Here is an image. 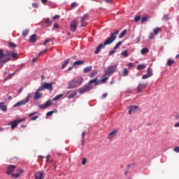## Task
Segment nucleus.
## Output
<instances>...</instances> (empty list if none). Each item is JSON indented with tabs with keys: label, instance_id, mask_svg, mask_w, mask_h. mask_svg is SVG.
Here are the masks:
<instances>
[{
	"label": "nucleus",
	"instance_id": "obj_1",
	"mask_svg": "<svg viewBox=\"0 0 179 179\" xmlns=\"http://www.w3.org/2000/svg\"><path fill=\"white\" fill-rule=\"evenodd\" d=\"M19 57V54L16 52H7L6 54L3 53V50L0 49V68H2L5 64L9 62V61H12V59H15V58H17Z\"/></svg>",
	"mask_w": 179,
	"mask_h": 179
},
{
	"label": "nucleus",
	"instance_id": "obj_2",
	"mask_svg": "<svg viewBox=\"0 0 179 179\" xmlns=\"http://www.w3.org/2000/svg\"><path fill=\"white\" fill-rule=\"evenodd\" d=\"M118 33H120V31L118 30L111 33L110 38H108L103 43H100L96 47V50H95L94 54H99L101 48H105L106 45H110V44H111L112 43H114V41H115V38H117V35L118 34Z\"/></svg>",
	"mask_w": 179,
	"mask_h": 179
},
{
	"label": "nucleus",
	"instance_id": "obj_3",
	"mask_svg": "<svg viewBox=\"0 0 179 179\" xmlns=\"http://www.w3.org/2000/svg\"><path fill=\"white\" fill-rule=\"evenodd\" d=\"M31 98V94H28L25 99H22L18 101L17 103L14 104L13 107H20V106H24V104H27Z\"/></svg>",
	"mask_w": 179,
	"mask_h": 179
},
{
	"label": "nucleus",
	"instance_id": "obj_4",
	"mask_svg": "<svg viewBox=\"0 0 179 179\" xmlns=\"http://www.w3.org/2000/svg\"><path fill=\"white\" fill-rule=\"evenodd\" d=\"M54 83H43L39 87L38 90H47L52 91V85Z\"/></svg>",
	"mask_w": 179,
	"mask_h": 179
},
{
	"label": "nucleus",
	"instance_id": "obj_5",
	"mask_svg": "<svg viewBox=\"0 0 179 179\" xmlns=\"http://www.w3.org/2000/svg\"><path fill=\"white\" fill-rule=\"evenodd\" d=\"M118 64H114L111 66H108L106 70L105 71V74L103 76H108V75H111L115 72V69H117Z\"/></svg>",
	"mask_w": 179,
	"mask_h": 179
},
{
	"label": "nucleus",
	"instance_id": "obj_6",
	"mask_svg": "<svg viewBox=\"0 0 179 179\" xmlns=\"http://www.w3.org/2000/svg\"><path fill=\"white\" fill-rule=\"evenodd\" d=\"M93 89V85H84L82 88L79 89L80 94H85V93H87V92H90Z\"/></svg>",
	"mask_w": 179,
	"mask_h": 179
},
{
	"label": "nucleus",
	"instance_id": "obj_7",
	"mask_svg": "<svg viewBox=\"0 0 179 179\" xmlns=\"http://www.w3.org/2000/svg\"><path fill=\"white\" fill-rule=\"evenodd\" d=\"M146 87H148V83H139L136 87V93H142Z\"/></svg>",
	"mask_w": 179,
	"mask_h": 179
},
{
	"label": "nucleus",
	"instance_id": "obj_8",
	"mask_svg": "<svg viewBox=\"0 0 179 179\" xmlns=\"http://www.w3.org/2000/svg\"><path fill=\"white\" fill-rule=\"evenodd\" d=\"M76 29H78V21L76 20H73L70 22V31L75 33V31H76Z\"/></svg>",
	"mask_w": 179,
	"mask_h": 179
},
{
	"label": "nucleus",
	"instance_id": "obj_9",
	"mask_svg": "<svg viewBox=\"0 0 179 179\" xmlns=\"http://www.w3.org/2000/svg\"><path fill=\"white\" fill-rule=\"evenodd\" d=\"M16 165H9L8 167H7V169H6V173L7 174V176H10V174L12 175L15 170H16Z\"/></svg>",
	"mask_w": 179,
	"mask_h": 179
},
{
	"label": "nucleus",
	"instance_id": "obj_10",
	"mask_svg": "<svg viewBox=\"0 0 179 179\" xmlns=\"http://www.w3.org/2000/svg\"><path fill=\"white\" fill-rule=\"evenodd\" d=\"M23 121H24V119L17 120L10 122L8 125H10L12 129H15L17 125H19V124H20V122H23Z\"/></svg>",
	"mask_w": 179,
	"mask_h": 179
},
{
	"label": "nucleus",
	"instance_id": "obj_11",
	"mask_svg": "<svg viewBox=\"0 0 179 179\" xmlns=\"http://www.w3.org/2000/svg\"><path fill=\"white\" fill-rule=\"evenodd\" d=\"M24 173L23 169H17L15 171V173H12L11 174V178H19L20 177V174Z\"/></svg>",
	"mask_w": 179,
	"mask_h": 179
},
{
	"label": "nucleus",
	"instance_id": "obj_12",
	"mask_svg": "<svg viewBox=\"0 0 179 179\" xmlns=\"http://www.w3.org/2000/svg\"><path fill=\"white\" fill-rule=\"evenodd\" d=\"M118 133V130H113L112 132H110L108 137L107 139H109V141H113L115 136H117V134Z\"/></svg>",
	"mask_w": 179,
	"mask_h": 179
},
{
	"label": "nucleus",
	"instance_id": "obj_13",
	"mask_svg": "<svg viewBox=\"0 0 179 179\" xmlns=\"http://www.w3.org/2000/svg\"><path fill=\"white\" fill-rule=\"evenodd\" d=\"M40 92H43V90H38V89L36 90V92L34 94V100L37 101L39 100V99H41V97H43V94L40 93Z\"/></svg>",
	"mask_w": 179,
	"mask_h": 179
},
{
	"label": "nucleus",
	"instance_id": "obj_14",
	"mask_svg": "<svg viewBox=\"0 0 179 179\" xmlns=\"http://www.w3.org/2000/svg\"><path fill=\"white\" fill-rule=\"evenodd\" d=\"M50 106H52V101L48 100L45 103L39 105V108H47V107H50Z\"/></svg>",
	"mask_w": 179,
	"mask_h": 179
},
{
	"label": "nucleus",
	"instance_id": "obj_15",
	"mask_svg": "<svg viewBox=\"0 0 179 179\" xmlns=\"http://www.w3.org/2000/svg\"><path fill=\"white\" fill-rule=\"evenodd\" d=\"M139 108L138 107V106H132L131 105L129 106V114L131 115H132V113H135L136 111H138V109Z\"/></svg>",
	"mask_w": 179,
	"mask_h": 179
},
{
	"label": "nucleus",
	"instance_id": "obj_16",
	"mask_svg": "<svg viewBox=\"0 0 179 179\" xmlns=\"http://www.w3.org/2000/svg\"><path fill=\"white\" fill-rule=\"evenodd\" d=\"M75 87H76V83H75V80H72L69 83L67 89H75Z\"/></svg>",
	"mask_w": 179,
	"mask_h": 179
},
{
	"label": "nucleus",
	"instance_id": "obj_17",
	"mask_svg": "<svg viewBox=\"0 0 179 179\" xmlns=\"http://www.w3.org/2000/svg\"><path fill=\"white\" fill-rule=\"evenodd\" d=\"M43 176H44V172L38 171L35 174V179H43Z\"/></svg>",
	"mask_w": 179,
	"mask_h": 179
},
{
	"label": "nucleus",
	"instance_id": "obj_18",
	"mask_svg": "<svg viewBox=\"0 0 179 179\" xmlns=\"http://www.w3.org/2000/svg\"><path fill=\"white\" fill-rule=\"evenodd\" d=\"M92 83H94V86H97L100 83V81H98L97 78H94V79L90 80L88 83V85L92 86Z\"/></svg>",
	"mask_w": 179,
	"mask_h": 179
},
{
	"label": "nucleus",
	"instance_id": "obj_19",
	"mask_svg": "<svg viewBox=\"0 0 179 179\" xmlns=\"http://www.w3.org/2000/svg\"><path fill=\"white\" fill-rule=\"evenodd\" d=\"M29 43H36L37 41V35L36 34H33L30 36L29 40Z\"/></svg>",
	"mask_w": 179,
	"mask_h": 179
},
{
	"label": "nucleus",
	"instance_id": "obj_20",
	"mask_svg": "<svg viewBox=\"0 0 179 179\" xmlns=\"http://www.w3.org/2000/svg\"><path fill=\"white\" fill-rule=\"evenodd\" d=\"M0 110H1V111H6V110H8V107L3 102L0 103Z\"/></svg>",
	"mask_w": 179,
	"mask_h": 179
},
{
	"label": "nucleus",
	"instance_id": "obj_21",
	"mask_svg": "<svg viewBox=\"0 0 179 179\" xmlns=\"http://www.w3.org/2000/svg\"><path fill=\"white\" fill-rule=\"evenodd\" d=\"M83 78H79L78 80L74 79V82L76 85H78V86H82V83H83Z\"/></svg>",
	"mask_w": 179,
	"mask_h": 179
},
{
	"label": "nucleus",
	"instance_id": "obj_22",
	"mask_svg": "<svg viewBox=\"0 0 179 179\" xmlns=\"http://www.w3.org/2000/svg\"><path fill=\"white\" fill-rule=\"evenodd\" d=\"M93 66H88L85 68L83 69V72L84 73H89V72H90L92 69Z\"/></svg>",
	"mask_w": 179,
	"mask_h": 179
},
{
	"label": "nucleus",
	"instance_id": "obj_23",
	"mask_svg": "<svg viewBox=\"0 0 179 179\" xmlns=\"http://www.w3.org/2000/svg\"><path fill=\"white\" fill-rule=\"evenodd\" d=\"M52 24V22H50V18H46L45 21V27H50Z\"/></svg>",
	"mask_w": 179,
	"mask_h": 179
},
{
	"label": "nucleus",
	"instance_id": "obj_24",
	"mask_svg": "<svg viewBox=\"0 0 179 179\" xmlns=\"http://www.w3.org/2000/svg\"><path fill=\"white\" fill-rule=\"evenodd\" d=\"M85 64V61L83 60H78V61H76L73 65L74 66H76V65H84Z\"/></svg>",
	"mask_w": 179,
	"mask_h": 179
},
{
	"label": "nucleus",
	"instance_id": "obj_25",
	"mask_svg": "<svg viewBox=\"0 0 179 179\" xmlns=\"http://www.w3.org/2000/svg\"><path fill=\"white\" fill-rule=\"evenodd\" d=\"M62 97H64L63 94H59L57 95L55 98L52 99V101H57V100H59Z\"/></svg>",
	"mask_w": 179,
	"mask_h": 179
},
{
	"label": "nucleus",
	"instance_id": "obj_26",
	"mask_svg": "<svg viewBox=\"0 0 179 179\" xmlns=\"http://www.w3.org/2000/svg\"><path fill=\"white\" fill-rule=\"evenodd\" d=\"M97 73H99V71L94 70L90 74V78H91V79L94 78V76H96V75H97Z\"/></svg>",
	"mask_w": 179,
	"mask_h": 179
},
{
	"label": "nucleus",
	"instance_id": "obj_27",
	"mask_svg": "<svg viewBox=\"0 0 179 179\" xmlns=\"http://www.w3.org/2000/svg\"><path fill=\"white\" fill-rule=\"evenodd\" d=\"M128 73H129V71H128V69L127 68L123 69L122 76H128Z\"/></svg>",
	"mask_w": 179,
	"mask_h": 179
},
{
	"label": "nucleus",
	"instance_id": "obj_28",
	"mask_svg": "<svg viewBox=\"0 0 179 179\" xmlns=\"http://www.w3.org/2000/svg\"><path fill=\"white\" fill-rule=\"evenodd\" d=\"M153 31H154L155 36H157V34H159V31H162V28L157 27L156 29H153Z\"/></svg>",
	"mask_w": 179,
	"mask_h": 179
},
{
	"label": "nucleus",
	"instance_id": "obj_29",
	"mask_svg": "<svg viewBox=\"0 0 179 179\" xmlns=\"http://www.w3.org/2000/svg\"><path fill=\"white\" fill-rule=\"evenodd\" d=\"M147 75L150 76H153V70L152 69V68L148 67L147 70Z\"/></svg>",
	"mask_w": 179,
	"mask_h": 179
},
{
	"label": "nucleus",
	"instance_id": "obj_30",
	"mask_svg": "<svg viewBox=\"0 0 179 179\" xmlns=\"http://www.w3.org/2000/svg\"><path fill=\"white\" fill-rule=\"evenodd\" d=\"M146 68V65L145 64H138L137 66V70L138 71H141V69H145Z\"/></svg>",
	"mask_w": 179,
	"mask_h": 179
},
{
	"label": "nucleus",
	"instance_id": "obj_31",
	"mask_svg": "<svg viewBox=\"0 0 179 179\" xmlns=\"http://www.w3.org/2000/svg\"><path fill=\"white\" fill-rule=\"evenodd\" d=\"M127 29L123 30L119 35V38H122L127 34Z\"/></svg>",
	"mask_w": 179,
	"mask_h": 179
},
{
	"label": "nucleus",
	"instance_id": "obj_32",
	"mask_svg": "<svg viewBox=\"0 0 179 179\" xmlns=\"http://www.w3.org/2000/svg\"><path fill=\"white\" fill-rule=\"evenodd\" d=\"M69 59H68L67 60L64 61V64L62 66V69H65V67L66 66V65H68L69 64Z\"/></svg>",
	"mask_w": 179,
	"mask_h": 179
},
{
	"label": "nucleus",
	"instance_id": "obj_33",
	"mask_svg": "<svg viewBox=\"0 0 179 179\" xmlns=\"http://www.w3.org/2000/svg\"><path fill=\"white\" fill-rule=\"evenodd\" d=\"M141 52L143 55L146 54L147 52H149V49H148V48H144L141 50Z\"/></svg>",
	"mask_w": 179,
	"mask_h": 179
},
{
	"label": "nucleus",
	"instance_id": "obj_34",
	"mask_svg": "<svg viewBox=\"0 0 179 179\" xmlns=\"http://www.w3.org/2000/svg\"><path fill=\"white\" fill-rule=\"evenodd\" d=\"M29 29H24L22 31V36L23 37H27V35L29 34Z\"/></svg>",
	"mask_w": 179,
	"mask_h": 179
},
{
	"label": "nucleus",
	"instance_id": "obj_35",
	"mask_svg": "<svg viewBox=\"0 0 179 179\" xmlns=\"http://www.w3.org/2000/svg\"><path fill=\"white\" fill-rule=\"evenodd\" d=\"M87 17H89V14H85L81 18V22H85Z\"/></svg>",
	"mask_w": 179,
	"mask_h": 179
},
{
	"label": "nucleus",
	"instance_id": "obj_36",
	"mask_svg": "<svg viewBox=\"0 0 179 179\" xmlns=\"http://www.w3.org/2000/svg\"><path fill=\"white\" fill-rule=\"evenodd\" d=\"M148 20H149V17L148 16L143 17L141 18V23H145V22H148Z\"/></svg>",
	"mask_w": 179,
	"mask_h": 179
},
{
	"label": "nucleus",
	"instance_id": "obj_37",
	"mask_svg": "<svg viewBox=\"0 0 179 179\" xmlns=\"http://www.w3.org/2000/svg\"><path fill=\"white\" fill-rule=\"evenodd\" d=\"M122 41H119L114 47V50H117L119 47H121Z\"/></svg>",
	"mask_w": 179,
	"mask_h": 179
},
{
	"label": "nucleus",
	"instance_id": "obj_38",
	"mask_svg": "<svg viewBox=\"0 0 179 179\" xmlns=\"http://www.w3.org/2000/svg\"><path fill=\"white\" fill-rule=\"evenodd\" d=\"M8 45L9 47H10L11 48H16L17 46L15 44V43L13 42H10L8 43Z\"/></svg>",
	"mask_w": 179,
	"mask_h": 179
},
{
	"label": "nucleus",
	"instance_id": "obj_39",
	"mask_svg": "<svg viewBox=\"0 0 179 179\" xmlns=\"http://www.w3.org/2000/svg\"><path fill=\"white\" fill-rule=\"evenodd\" d=\"M174 60L173 59H168L167 61V64H168V66H171V65H173V64H174Z\"/></svg>",
	"mask_w": 179,
	"mask_h": 179
},
{
	"label": "nucleus",
	"instance_id": "obj_40",
	"mask_svg": "<svg viewBox=\"0 0 179 179\" xmlns=\"http://www.w3.org/2000/svg\"><path fill=\"white\" fill-rule=\"evenodd\" d=\"M121 55H122L123 57H128V50H124V51H123L122 52V54H121Z\"/></svg>",
	"mask_w": 179,
	"mask_h": 179
},
{
	"label": "nucleus",
	"instance_id": "obj_41",
	"mask_svg": "<svg viewBox=\"0 0 179 179\" xmlns=\"http://www.w3.org/2000/svg\"><path fill=\"white\" fill-rule=\"evenodd\" d=\"M76 94H78V92H74L73 94H71L69 96L68 99H73V97H75V96H76Z\"/></svg>",
	"mask_w": 179,
	"mask_h": 179
},
{
	"label": "nucleus",
	"instance_id": "obj_42",
	"mask_svg": "<svg viewBox=\"0 0 179 179\" xmlns=\"http://www.w3.org/2000/svg\"><path fill=\"white\" fill-rule=\"evenodd\" d=\"M141 20V15H136L134 18V22H139Z\"/></svg>",
	"mask_w": 179,
	"mask_h": 179
},
{
	"label": "nucleus",
	"instance_id": "obj_43",
	"mask_svg": "<svg viewBox=\"0 0 179 179\" xmlns=\"http://www.w3.org/2000/svg\"><path fill=\"white\" fill-rule=\"evenodd\" d=\"M54 114V110H52V111H49L46 113V117H50L52 115Z\"/></svg>",
	"mask_w": 179,
	"mask_h": 179
},
{
	"label": "nucleus",
	"instance_id": "obj_44",
	"mask_svg": "<svg viewBox=\"0 0 179 179\" xmlns=\"http://www.w3.org/2000/svg\"><path fill=\"white\" fill-rule=\"evenodd\" d=\"M148 78H150V76L148 75V73H146L142 76V79H148Z\"/></svg>",
	"mask_w": 179,
	"mask_h": 179
},
{
	"label": "nucleus",
	"instance_id": "obj_45",
	"mask_svg": "<svg viewBox=\"0 0 179 179\" xmlns=\"http://www.w3.org/2000/svg\"><path fill=\"white\" fill-rule=\"evenodd\" d=\"M153 38H155V34L150 33L149 40H153Z\"/></svg>",
	"mask_w": 179,
	"mask_h": 179
},
{
	"label": "nucleus",
	"instance_id": "obj_46",
	"mask_svg": "<svg viewBox=\"0 0 179 179\" xmlns=\"http://www.w3.org/2000/svg\"><path fill=\"white\" fill-rule=\"evenodd\" d=\"M87 162V159L86 158H83L82 160L83 166H85V164H86Z\"/></svg>",
	"mask_w": 179,
	"mask_h": 179
},
{
	"label": "nucleus",
	"instance_id": "obj_47",
	"mask_svg": "<svg viewBox=\"0 0 179 179\" xmlns=\"http://www.w3.org/2000/svg\"><path fill=\"white\" fill-rule=\"evenodd\" d=\"M54 29H59V24L58 23L55 22L53 25Z\"/></svg>",
	"mask_w": 179,
	"mask_h": 179
},
{
	"label": "nucleus",
	"instance_id": "obj_48",
	"mask_svg": "<svg viewBox=\"0 0 179 179\" xmlns=\"http://www.w3.org/2000/svg\"><path fill=\"white\" fill-rule=\"evenodd\" d=\"M108 80V77H105V78H103L101 79V82H102V83H106Z\"/></svg>",
	"mask_w": 179,
	"mask_h": 179
},
{
	"label": "nucleus",
	"instance_id": "obj_49",
	"mask_svg": "<svg viewBox=\"0 0 179 179\" xmlns=\"http://www.w3.org/2000/svg\"><path fill=\"white\" fill-rule=\"evenodd\" d=\"M82 24H81V25H80V27H85V26H87V22H85V21L84 22H81Z\"/></svg>",
	"mask_w": 179,
	"mask_h": 179
},
{
	"label": "nucleus",
	"instance_id": "obj_50",
	"mask_svg": "<svg viewBox=\"0 0 179 179\" xmlns=\"http://www.w3.org/2000/svg\"><path fill=\"white\" fill-rule=\"evenodd\" d=\"M85 136H86V130L82 133V139H85Z\"/></svg>",
	"mask_w": 179,
	"mask_h": 179
},
{
	"label": "nucleus",
	"instance_id": "obj_51",
	"mask_svg": "<svg viewBox=\"0 0 179 179\" xmlns=\"http://www.w3.org/2000/svg\"><path fill=\"white\" fill-rule=\"evenodd\" d=\"M38 118V116H34L31 118V121H36Z\"/></svg>",
	"mask_w": 179,
	"mask_h": 179
},
{
	"label": "nucleus",
	"instance_id": "obj_52",
	"mask_svg": "<svg viewBox=\"0 0 179 179\" xmlns=\"http://www.w3.org/2000/svg\"><path fill=\"white\" fill-rule=\"evenodd\" d=\"M32 6L35 8H38V4H37L36 3H33Z\"/></svg>",
	"mask_w": 179,
	"mask_h": 179
},
{
	"label": "nucleus",
	"instance_id": "obj_53",
	"mask_svg": "<svg viewBox=\"0 0 179 179\" xmlns=\"http://www.w3.org/2000/svg\"><path fill=\"white\" fill-rule=\"evenodd\" d=\"M36 114H37V112H34V113H29L28 115H29V117H33V115H36Z\"/></svg>",
	"mask_w": 179,
	"mask_h": 179
},
{
	"label": "nucleus",
	"instance_id": "obj_54",
	"mask_svg": "<svg viewBox=\"0 0 179 179\" xmlns=\"http://www.w3.org/2000/svg\"><path fill=\"white\" fill-rule=\"evenodd\" d=\"M115 53V50L113 49V50H111L110 52H109L108 55H113V54Z\"/></svg>",
	"mask_w": 179,
	"mask_h": 179
},
{
	"label": "nucleus",
	"instance_id": "obj_55",
	"mask_svg": "<svg viewBox=\"0 0 179 179\" xmlns=\"http://www.w3.org/2000/svg\"><path fill=\"white\" fill-rule=\"evenodd\" d=\"M164 20H169L170 18L169 17V15H165L164 16Z\"/></svg>",
	"mask_w": 179,
	"mask_h": 179
},
{
	"label": "nucleus",
	"instance_id": "obj_56",
	"mask_svg": "<svg viewBox=\"0 0 179 179\" xmlns=\"http://www.w3.org/2000/svg\"><path fill=\"white\" fill-rule=\"evenodd\" d=\"M107 96H108L107 93L103 94L101 96V99H106V97H107Z\"/></svg>",
	"mask_w": 179,
	"mask_h": 179
},
{
	"label": "nucleus",
	"instance_id": "obj_57",
	"mask_svg": "<svg viewBox=\"0 0 179 179\" xmlns=\"http://www.w3.org/2000/svg\"><path fill=\"white\" fill-rule=\"evenodd\" d=\"M61 17V16H59V15H55L54 17H53V19H54V20H57V19H59Z\"/></svg>",
	"mask_w": 179,
	"mask_h": 179
},
{
	"label": "nucleus",
	"instance_id": "obj_58",
	"mask_svg": "<svg viewBox=\"0 0 179 179\" xmlns=\"http://www.w3.org/2000/svg\"><path fill=\"white\" fill-rule=\"evenodd\" d=\"M71 8H76V3H71Z\"/></svg>",
	"mask_w": 179,
	"mask_h": 179
},
{
	"label": "nucleus",
	"instance_id": "obj_59",
	"mask_svg": "<svg viewBox=\"0 0 179 179\" xmlns=\"http://www.w3.org/2000/svg\"><path fill=\"white\" fill-rule=\"evenodd\" d=\"M45 42L48 44V43H51V38H47Z\"/></svg>",
	"mask_w": 179,
	"mask_h": 179
},
{
	"label": "nucleus",
	"instance_id": "obj_60",
	"mask_svg": "<svg viewBox=\"0 0 179 179\" xmlns=\"http://www.w3.org/2000/svg\"><path fill=\"white\" fill-rule=\"evenodd\" d=\"M107 3H111L114 0H105Z\"/></svg>",
	"mask_w": 179,
	"mask_h": 179
},
{
	"label": "nucleus",
	"instance_id": "obj_61",
	"mask_svg": "<svg viewBox=\"0 0 179 179\" xmlns=\"http://www.w3.org/2000/svg\"><path fill=\"white\" fill-rule=\"evenodd\" d=\"M128 66H129V68H132V66H134V64L129 63Z\"/></svg>",
	"mask_w": 179,
	"mask_h": 179
},
{
	"label": "nucleus",
	"instance_id": "obj_62",
	"mask_svg": "<svg viewBox=\"0 0 179 179\" xmlns=\"http://www.w3.org/2000/svg\"><path fill=\"white\" fill-rule=\"evenodd\" d=\"M42 3H47L48 2V0H41Z\"/></svg>",
	"mask_w": 179,
	"mask_h": 179
},
{
	"label": "nucleus",
	"instance_id": "obj_63",
	"mask_svg": "<svg viewBox=\"0 0 179 179\" xmlns=\"http://www.w3.org/2000/svg\"><path fill=\"white\" fill-rule=\"evenodd\" d=\"M81 143H82L83 146L85 145V138H82Z\"/></svg>",
	"mask_w": 179,
	"mask_h": 179
},
{
	"label": "nucleus",
	"instance_id": "obj_64",
	"mask_svg": "<svg viewBox=\"0 0 179 179\" xmlns=\"http://www.w3.org/2000/svg\"><path fill=\"white\" fill-rule=\"evenodd\" d=\"M72 69H73V66H71L68 69V71H72Z\"/></svg>",
	"mask_w": 179,
	"mask_h": 179
}]
</instances>
